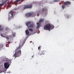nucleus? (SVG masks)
Listing matches in <instances>:
<instances>
[{
    "instance_id": "f257e3e1",
    "label": "nucleus",
    "mask_w": 74,
    "mask_h": 74,
    "mask_svg": "<svg viewBox=\"0 0 74 74\" xmlns=\"http://www.w3.org/2000/svg\"><path fill=\"white\" fill-rule=\"evenodd\" d=\"M21 55V45L17 47L15 50V53L13 56L16 58V57H19Z\"/></svg>"
},
{
    "instance_id": "f03ea898",
    "label": "nucleus",
    "mask_w": 74,
    "mask_h": 74,
    "mask_svg": "<svg viewBox=\"0 0 74 74\" xmlns=\"http://www.w3.org/2000/svg\"><path fill=\"white\" fill-rule=\"evenodd\" d=\"M55 28V27L53 25H51V24H49L46 25L44 26V30H49L50 29H53Z\"/></svg>"
},
{
    "instance_id": "7ed1b4c3",
    "label": "nucleus",
    "mask_w": 74,
    "mask_h": 74,
    "mask_svg": "<svg viewBox=\"0 0 74 74\" xmlns=\"http://www.w3.org/2000/svg\"><path fill=\"white\" fill-rule=\"evenodd\" d=\"M71 4V2L69 1H66L64 2V4L62 5V9H63V10L64 9L65 7H66H66H69Z\"/></svg>"
},
{
    "instance_id": "20e7f679",
    "label": "nucleus",
    "mask_w": 74,
    "mask_h": 74,
    "mask_svg": "<svg viewBox=\"0 0 74 74\" xmlns=\"http://www.w3.org/2000/svg\"><path fill=\"white\" fill-rule=\"evenodd\" d=\"M32 4L26 5L24 6L23 10H25V9H27V8H32Z\"/></svg>"
},
{
    "instance_id": "39448f33",
    "label": "nucleus",
    "mask_w": 74,
    "mask_h": 74,
    "mask_svg": "<svg viewBox=\"0 0 74 74\" xmlns=\"http://www.w3.org/2000/svg\"><path fill=\"white\" fill-rule=\"evenodd\" d=\"M34 15L33 16H35V14H34L29 13L26 14L25 16H26V17H30V16L31 15Z\"/></svg>"
},
{
    "instance_id": "423d86ee",
    "label": "nucleus",
    "mask_w": 74,
    "mask_h": 74,
    "mask_svg": "<svg viewBox=\"0 0 74 74\" xmlns=\"http://www.w3.org/2000/svg\"><path fill=\"white\" fill-rule=\"evenodd\" d=\"M4 66L5 69H8L9 67V63L8 62H5L4 64Z\"/></svg>"
},
{
    "instance_id": "0eeeda50",
    "label": "nucleus",
    "mask_w": 74,
    "mask_h": 74,
    "mask_svg": "<svg viewBox=\"0 0 74 74\" xmlns=\"http://www.w3.org/2000/svg\"><path fill=\"white\" fill-rule=\"evenodd\" d=\"M47 11L48 10L45 7L44 8H43V9L42 10V12H44L45 11V12H47Z\"/></svg>"
},
{
    "instance_id": "6e6552de",
    "label": "nucleus",
    "mask_w": 74,
    "mask_h": 74,
    "mask_svg": "<svg viewBox=\"0 0 74 74\" xmlns=\"http://www.w3.org/2000/svg\"><path fill=\"white\" fill-rule=\"evenodd\" d=\"M24 0H16L15 2V5H17L18 4V3L19 2V1H21V2H22Z\"/></svg>"
},
{
    "instance_id": "1a4fd4ad",
    "label": "nucleus",
    "mask_w": 74,
    "mask_h": 74,
    "mask_svg": "<svg viewBox=\"0 0 74 74\" xmlns=\"http://www.w3.org/2000/svg\"><path fill=\"white\" fill-rule=\"evenodd\" d=\"M45 52V51H42L41 52H40L38 53V55H43V54H44V53Z\"/></svg>"
},
{
    "instance_id": "9d476101",
    "label": "nucleus",
    "mask_w": 74,
    "mask_h": 74,
    "mask_svg": "<svg viewBox=\"0 0 74 74\" xmlns=\"http://www.w3.org/2000/svg\"><path fill=\"white\" fill-rule=\"evenodd\" d=\"M25 24H26V26H28V25H30V24H31V22H30V21L27 22V23H25Z\"/></svg>"
},
{
    "instance_id": "9b49d317",
    "label": "nucleus",
    "mask_w": 74,
    "mask_h": 74,
    "mask_svg": "<svg viewBox=\"0 0 74 74\" xmlns=\"http://www.w3.org/2000/svg\"><path fill=\"white\" fill-rule=\"evenodd\" d=\"M13 11L11 10L10 11V12H9V14H11L12 16H13V15H14L13 14Z\"/></svg>"
},
{
    "instance_id": "f8f14e48",
    "label": "nucleus",
    "mask_w": 74,
    "mask_h": 74,
    "mask_svg": "<svg viewBox=\"0 0 74 74\" xmlns=\"http://www.w3.org/2000/svg\"><path fill=\"white\" fill-rule=\"evenodd\" d=\"M25 32L26 35H29V32L28 29L26 30Z\"/></svg>"
},
{
    "instance_id": "ddd939ff",
    "label": "nucleus",
    "mask_w": 74,
    "mask_h": 74,
    "mask_svg": "<svg viewBox=\"0 0 74 74\" xmlns=\"http://www.w3.org/2000/svg\"><path fill=\"white\" fill-rule=\"evenodd\" d=\"M34 26V24H32L28 26V28H29V27H33Z\"/></svg>"
},
{
    "instance_id": "4468645a",
    "label": "nucleus",
    "mask_w": 74,
    "mask_h": 74,
    "mask_svg": "<svg viewBox=\"0 0 74 74\" xmlns=\"http://www.w3.org/2000/svg\"><path fill=\"white\" fill-rule=\"evenodd\" d=\"M37 24L38 25L36 27V28L37 29H38V27H40V23H39L38 22L37 23Z\"/></svg>"
},
{
    "instance_id": "2eb2a0df",
    "label": "nucleus",
    "mask_w": 74,
    "mask_h": 74,
    "mask_svg": "<svg viewBox=\"0 0 74 74\" xmlns=\"http://www.w3.org/2000/svg\"><path fill=\"white\" fill-rule=\"evenodd\" d=\"M4 30V28L2 27L1 25H0V31H3Z\"/></svg>"
},
{
    "instance_id": "dca6fc26",
    "label": "nucleus",
    "mask_w": 74,
    "mask_h": 74,
    "mask_svg": "<svg viewBox=\"0 0 74 74\" xmlns=\"http://www.w3.org/2000/svg\"><path fill=\"white\" fill-rule=\"evenodd\" d=\"M44 20L42 19H40L39 20V22L40 23L41 22H44Z\"/></svg>"
},
{
    "instance_id": "f3484780",
    "label": "nucleus",
    "mask_w": 74,
    "mask_h": 74,
    "mask_svg": "<svg viewBox=\"0 0 74 74\" xmlns=\"http://www.w3.org/2000/svg\"><path fill=\"white\" fill-rule=\"evenodd\" d=\"M5 3H6V2H4L3 3L0 4V6H3V5H4V4H5Z\"/></svg>"
},
{
    "instance_id": "a211bd4d",
    "label": "nucleus",
    "mask_w": 74,
    "mask_h": 74,
    "mask_svg": "<svg viewBox=\"0 0 74 74\" xmlns=\"http://www.w3.org/2000/svg\"><path fill=\"white\" fill-rule=\"evenodd\" d=\"M53 1H54V3H56V2H59V0H54Z\"/></svg>"
},
{
    "instance_id": "6ab92c4d",
    "label": "nucleus",
    "mask_w": 74,
    "mask_h": 74,
    "mask_svg": "<svg viewBox=\"0 0 74 74\" xmlns=\"http://www.w3.org/2000/svg\"><path fill=\"white\" fill-rule=\"evenodd\" d=\"M15 35H16V34L15 33H13L12 34V36H13L14 37L15 36Z\"/></svg>"
},
{
    "instance_id": "aec40b11",
    "label": "nucleus",
    "mask_w": 74,
    "mask_h": 74,
    "mask_svg": "<svg viewBox=\"0 0 74 74\" xmlns=\"http://www.w3.org/2000/svg\"><path fill=\"white\" fill-rule=\"evenodd\" d=\"M29 31H30V32H33V30L32 28H29Z\"/></svg>"
},
{
    "instance_id": "412c9836",
    "label": "nucleus",
    "mask_w": 74,
    "mask_h": 74,
    "mask_svg": "<svg viewBox=\"0 0 74 74\" xmlns=\"http://www.w3.org/2000/svg\"><path fill=\"white\" fill-rule=\"evenodd\" d=\"M41 46H40L38 47V50H40V49H41L40 48H41Z\"/></svg>"
},
{
    "instance_id": "4be33fe9",
    "label": "nucleus",
    "mask_w": 74,
    "mask_h": 74,
    "mask_svg": "<svg viewBox=\"0 0 74 74\" xmlns=\"http://www.w3.org/2000/svg\"><path fill=\"white\" fill-rule=\"evenodd\" d=\"M6 38L7 40H9V38L8 36L6 37Z\"/></svg>"
},
{
    "instance_id": "5701e85b",
    "label": "nucleus",
    "mask_w": 74,
    "mask_h": 74,
    "mask_svg": "<svg viewBox=\"0 0 74 74\" xmlns=\"http://www.w3.org/2000/svg\"><path fill=\"white\" fill-rule=\"evenodd\" d=\"M8 28L6 27L5 29V30H8Z\"/></svg>"
},
{
    "instance_id": "b1692460",
    "label": "nucleus",
    "mask_w": 74,
    "mask_h": 74,
    "mask_svg": "<svg viewBox=\"0 0 74 74\" xmlns=\"http://www.w3.org/2000/svg\"><path fill=\"white\" fill-rule=\"evenodd\" d=\"M69 15H67V18L69 19Z\"/></svg>"
},
{
    "instance_id": "393cba45",
    "label": "nucleus",
    "mask_w": 74,
    "mask_h": 74,
    "mask_svg": "<svg viewBox=\"0 0 74 74\" xmlns=\"http://www.w3.org/2000/svg\"><path fill=\"white\" fill-rule=\"evenodd\" d=\"M1 36L2 37H3V34H1Z\"/></svg>"
},
{
    "instance_id": "a878e982",
    "label": "nucleus",
    "mask_w": 74,
    "mask_h": 74,
    "mask_svg": "<svg viewBox=\"0 0 74 74\" xmlns=\"http://www.w3.org/2000/svg\"><path fill=\"white\" fill-rule=\"evenodd\" d=\"M37 15V16H39V14L38 13Z\"/></svg>"
},
{
    "instance_id": "bb28decb",
    "label": "nucleus",
    "mask_w": 74,
    "mask_h": 74,
    "mask_svg": "<svg viewBox=\"0 0 74 74\" xmlns=\"http://www.w3.org/2000/svg\"><path fill=\"white\" fill-rule=\"evenodd\" d=\"M32 58H34V55H33V56H32Z\"/></svg>"
},
{
    "instance_id": "cd10ccee",
    "label": "nucleus",
    "mask_w": 74,
    "mask_h": 74,
    "mask_svg": "<svg viewBox=\"0 0 74 74\" xmlns=\"http://www.w3.org/2000/svg\"><path fill=\"white\" fill-rule=\"evenodd\" d=\"M1 10V7H0V10Z\"/></svg>"
},
{
    "instance_id": "c85d7f7f",
    "label": "nucleus",
    "mask_w": 74,
    "mask_h": 74,
    "mask_svg": "<svg viewBox=\"0 0 74 74\" xmlns=\"http://www.w3.org/2000/svg\"><path fill=\"white\" fill-rule=\"evenodd\" d=\"M12 35H10V37L11 38L12 37Z\"/></svg>"
},
{
    "instance_id": "c756f323",
    "label": "nucleus",
    "mask_w": 74,
    "mask_h": 74,
    "mask_svg": "<svg viewBox=\"0 0 74 74\" xmlns=\"http://www.w3.org/2000/svg\"><path fill=\"white\" fill-rule=\"evenodd\" d=\"M30 42H32V41Z\"/></svg>"
},
{
    "instance_id": "7c9ffc66",
    "label": "nucleus",
    "mask_w": 74,
    "mask_h": 74,
    "mask_svg": "<svg viewBox=\"0 0 74 74\" xmlns=\"http://www.w3.org/2000/svg\"><path fill=\"white\" fill-rule=\"evenodd\" d=\"M8 0V1H9V0Z\"/></svg>"
},
{
    "instance_id": "2f4dec72",
    "label": "nucleus",
    "mask_w": 74,
    "mask_h": 74,
    "mask_svg": "<svg viewBox=\"0 0 74 74\" xmlns=\"http://www.w3.org/2000/svg\"><path fill=\"white\" fill-rule=\"evenodd\" d=\"M37 64H38V63H37Z\"/></svg>"
},
{
    "instance_id": "473e14b6",
    "label": "nucleus",
    "mask_w": 74,
    "mask_h": 74,
    "mask_svg": "<svg viewBox=\"0 0 74 74\" xmlns=\"http://www.w3.org/2000/svg\"><path fill=\"white\" fill-rule=\"evenodd\" d=\"M73 1H74V0H73Z\"/></svg>"
}]
</instances>
